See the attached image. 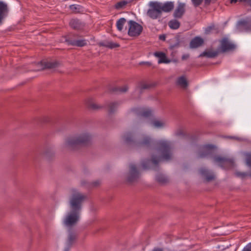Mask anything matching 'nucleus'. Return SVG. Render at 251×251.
Masks as SVG:
<instances>
[{
	"instance_id": "1",
	"label": "nucleus",
	"mask_w": 251,
	"mask_h": 251,
	"mask_svg": "<svg viewBox=\"0 0 251 251\" xmlns=\"http://www.w3.org/2000/svg\"><path fill=\"white\" fill-rule=\"evenodd\" d=\"M124 142L127 144H134L138 147L153 148L156 154H153L151 160L143 161L142 166L144 169H151V165L157 166L162 160L169 161L172 158V146L170 142L167 140H159L154 142L150 137L144 136L142 141L134 142L131 133H126L123 136Z\"/></svg>"
},
{
	"instance_id": "2",
	"label": "nucleus",
	"mask_w": 251,
	"mask_h": 251,
	"mask_svg": "<svg viewBox=\"0 0 251 251\" xmlns=\"http://www.w3.org/2000/svg\"><path fill=\"white\" fill-rule=\"evenodd\" d=\"M92 135L87 131L77 133L74 136L67 138L62 145L66 150H75L78 146H87L91 142Z\"/></svg>"
},
{
	"instance_id": "3",
	"label": "nucleus",
	"mask_w": 251,
	"mask_h": 251,
	"mask_svg": "<svg viewBox=\"0 0 251 251\" xmlns=\"http://www.w3.org/2000/svg\"><path fill=\"white\" fill-rule=\"evenodd\" d=\"M71 193L69 201L70 209L81 212L82 204L87 199L86 195L75 189H71Z\"/></svg>"
},
{
	"instance_id": "4",
	"label": "nucleus",
	"mask_w": 251,
	"mask_h": 251,
	"mask_svg": "<svg viewBox=\"0 0 251 251\" xmlns=\"http://www.w3.org/2000/svg\"><path fill=\"white\" fill-rule=\"evenodd\" d=\"M159 2L151 1L148 4L149 9L147 12V15L152 20L160 18L162 16L161 11L159 6Z\"/></svg>"
},
{
	"instance_id": "5",
	"label": "nucleus",
	"mask_w": 251,
	"mask_h": 251,
	"mask_svg": "<svg viewBox=\"0 0 251 251\" xmlns=\"http://www.w3.org/2000/svg\"><path fill=\"white\" fill-rule=\"evenodd\" d=\"M81 212L70 209L63 219V224L67 227H72L79 220Z\"/></svg>"
},
{
	"instance_id": "6",
	"label": "nucleus",
	"mask_w": 251,
	"mask_h": 251,
	"mask_svg": "<svg viewBox=\"0 0 251 251\" xmlns=\"http://www.w3.org/2000/svg\"><path fill=\"white\" fill-rule=\"evenodd\" d=\"M129 29L128 34L131 37L138 36L143 30V27L135 21L130 20L128 22Z\"/></svg>"
},
{
	"instance_id": "7",
	"label": "nucleus",
	"mask_w": 251,
	"mask_h": 251,
	"mask_svg": "<svg viewBox=\"0 0 251 251\" xmlns=\"http://www.w3.org/2000/svg\"><path fill=\"white\" fill-rule=\"evenodd\" d=\"M140 176V173L136 166L133 164L129 166V172L126 177V180L129 183H133L137 181Z\"/></svg>"
},
{
	"instance_id": "8",
	"label": "nucleus",
	"mask_w": 251,
	"mask_h": 251,
	"mask_svg": "<svg viewBox=\"0 0 251 251\" xmlns=\"http://www.w3.org/2000/svg\"><path fill=\"white\" fill-rule=\"evenodd\" d=\"M214 160L215 162L218 163L221 167L224 169H228L234 166V161L231 158L216 156L214 158Z\"/></svg>"
},
{
	"instance_id": "9",
	"label": "nucleus",
	"mask_w": 251,
	"mask_h": 251,
	"mask_svg": "<svg viewBox=\"0 0 251 251\" xmlns=\"http://www.w3.org/2000/svg\"><path fill=\"white\" fill-rule=\"evenodd\" d=\"M59 63L57 62H40L36 64L37 68L34 70L39 71L45 69H52L57 67Z\"/></svg>"
},
{
	"instance_id": "10",
	"label": "nucleus",
	"mask_w": 251,
	"mask_h": 251,
	"mask_svg": "<svg viewBox=\"0 0 251 251\" xmlns=\"http://www.w3.org/2000/svg\"><path fill=\"white\" fill-rule=\"evenodd\" d=\"M235 48V45L230 42L227 38H224L221 41V49L222 52L232 50Z\"/></svg>"
},
{
	"instance_id": "11",
	"label": "nucleus",
	"mask_w": 251,
	"mask_h": 251,
	"mask_svg": "<svg viewBox=\"0 0 251 251\" xmlns=\"http://www.w3.org/2000/svg\"><path fill=\"white\" fill-rule=\"evenodd\" d=\"M185 6L186 4L185 3L178 2L177 6L175 9L173 16L175 18L180 19L182 18L185 12Z\"/></svg>"
},
{
	"instance_id": "12",
	"label": "nucleus",
	"mask_w": 251,
	"mask_h": 251,
	"mask_svg": "<svg viewBox=\"0 0 251 251\" xmlns=\"http://www.w3.org/2000/svg\"><path fill=\"white\" fill-rule=\"evenodd\" d=\"M9 9L7 4L2 1H0V25L3 19L7 16Z\"/></svg>"
},
{
	"instance_id": "13",
	"label": "nucleus",
	"mask_w": 251,
	"mask_h": 251,
	"mask_svg": "<svg viewBox=\"0 0 251 251\" xmlns=\"http://www.w3.org/2000/svg\"><path fill=\"white\" fill-rule=\"evenodd\" d=\"M213 151L214 146L210 145H206L202 148L199 156L200 157H204L212 154Z\"/></svg>"
},
{
	"instance_id": "14",
	"label": "nucleus",
	"mask_w": 251,
	"mask_h": 251,
	"mask_svg": "<svg viewBox=\"0 0 251 251\" xmlns=\"http://www.w3.org/2000/svg\"><path fill=\"white\" fill-rule=\"evenodd\" d=\"M159 6L161 13H168L173 10L175 4L173 1H167L164 3L159 2Z\"/></svg>"
},
{
	"instance_id": "15",
	"label": "nucleus",
	"mask_w": 251,
	"mask_h": 251,
	"mask_svg": "<svg viewBox=\"0 0 251 251\" xmlns=\"http://www.w3.org/2000/svg\"><path fill=\"white\" fill-rule=\"evenodd\" d=\"M70 26L75 30H81L84 27V24L79 20L73 19L69 23Z\"/></svg>"
},
{
	"instance_id": "16",
	"label": "nucleus",
	"mask_w": 251,
	"mask_h": 251,
	"mask_svg": "<svg viewBox=\"0 0 251 251\" xmlns=\"http://www.w3.org/2000/svg\"><path fill=\"white\" fill-rule=\"evenodd\" d=\"M204 43V41L201 37L197 36L194 38L190 43V47L192 49H195L201 46Z\"/></svg>"
},
{
	"instance_id": "17",
	"label": "nucleus",
	"mask_w": 251,
	"mask_h": 251,
	"mask_svg": "<svg viewBox=\"0 0 251 251\" xmlns=\"http://www.w3.org/2000/svg\"><path fill=\"white\" fill-rule=\"evenodd\" d=\"M133 111L136 113H137L141 116L145 118H149L152 115V111L148 108L143 109H133Z\"/></svg>"
},
{
	"instance_id": "18",
	"label": "nucleus",
	"mask_w": 251,
	"mask_h": 251,
	"mask_svg": "<svg viewBox=\"0 0 251 251\" xmlns=\"http://www.w3.org/2000/svg\"><path fill=\"white\" fill-rule=\"evenodd\" d=\"M155 56L159 58L158 63H169L171 60L168 59L165 53L163 52H155L154 53Z\"/></svg>"
},
{
	"instance_id": "19",
	"label": "nucleus",
	"mask_w": 251,
	"mask_h": 251,
	"mask_svg": "<svg viewBox=\"0 0 251 251\" xmlns=\"http://www.w3.org/2000/svg\"><path fill=\"white\" fill-rule=\"evenodd\" d=\"M200 172L201 174L204 176L208 181L212 180L214 178V175L205 168L201 169Z\"/></svg>"
},
{
	"instance_id": "20",
	"label": "nucleus",
	"mask_w": 251,
	"mask_h": 251,
	"mask_svg": "<svg viewBox=\"0 0 251 251\" xmlns=\"http://www.w3.org/2000/svg\"><path fill=\"white\" fill-rule=\"evenodd\" d=\"M218 54V51L206 50L201 53L199 57L205 56L208 58H214Z\"/></svg>"
},
{
	"instance_id": "21",
	"label": "nucleus",
	"mask_w": 251,
	"mask_h": 251,
	"mask_svg": "<svg viewBox=\"0 0 251 251\" xmlns=\"http://www.w3.org/2000/svg\"><path fill=\"white\" fill-rule=\"evenodd\" d=\"M69 44L76 46L82 47L86 45L87 42L85 40H73L70 41H68Z\"/></svg>"
},
{
	"instance_id": "22",
	"label": "nucleus",
	"mask_w": 251,
	"mask_h": 251,
	"mask_svg": "<svg viewBox=\"0 0 251 251\" xmlns=\"http://www.w3.org/2000/svg\"><path fill=\"white\" fill-rule=\"evenodd\" d=\"M100 45L101 46L105 47L108 48L110 49H114V48L119 47L120 46V45L118 44H117L116 43H114L112 41H105L100 42Z\"/></svg>"
},
{
	"instance_id": "23",
	"label": "nucleus",
	"mask_w": 251,
	"mask_h": 251,
	"mask_svg": "<svg viewBox=\"0 0 251 251\" xmlns=\"http://www.w3.org/2000/svg\"><path fill=\"white\" fill-rule=\"evenodd\" d=\"M87 106L92 110H99L102 108L103 106L94 102L92 100H89L86 102Z\"/></svg>"
},
{
	"instance_id": "24",
	"label": "nucleus",
	"mask_w": 251,
	"mask_h": 251,
	"mask_svg": "<svg viewBox=\"0 0 251 251\" xmlns=\"http://www.w3.org/2000/svg\"><path fill=\"white\" fill-rule=\"evenodd\" d=\"M176 83L180 87L184 89L186 88L188 86V82L184 76L179 77L177 79Z\"/></svg>"
},
{
	"instance_id": "25",
	"label": "nucleus",
	"mask_w": 251,
	"mask_h": 251,
	"mask_svg": "<svg viewBox=\"0 0 251 251\" xmlns=\"http://www.w3.org/2000/svg\"><path fill=\"white\" fill-rule=\"evenodd\" d=\"M151 125L155 128H160L165 126V123L163 121L153 120L151 122Z\"/></svg>"
},
{
	"instance_id": "26",
	"label": "nucleus",
	"mask_w": 251,
	"mask_h": 251,
	"mask_svg": "<svg viewBox=\"0 0 251 251\" xmlns=\"http://www.w3.org/2000/svg\"><path fill=\"white\" fill-rule=\"evenodd\" d=\"M119 105V103L118 102H110L108 104V112L110 114L115 112L116 111Z\"/></svg>"
},
{
	"instance_id": "27",
	"label": "nucleus",
	"mask_w": 251,
	"mask_h": 251,
	"mask_svg": "<svg viewBox=\"0 0 251 251\" xmlns=\"http://www.w3.org/2000/svg\"><path fill=\"white\" fill-rule=\"evenodd\" d=\"M168 25L171 29H176L179 27L180 23L177 20L173 19L169 22Z\"/></svg>"
},
{
	"instance_id": "28",
	"label": "nucleus",
	"mask_w": 251,
	"mask_h": 251,
	"mask_svg": "<svg viewBox=\"0 0 251 251\" xmlns=\"http://www.w3.org/2000/svg\"><path fill=\"white\" fill-rule=\"evenodd\" d=\"M152 86V85L151 84L141 83L139 84V86L136 88V91H138L140 93H141L142 90L149 89Z\"/></svg>"
},
{
	"instance_id": "29",
	"label": "nucleus",
	"mask_w": 251,
	"mask_h": 251,
	"mask_svg": "<svg viewBox=\"0 0 251 251\" xmlns=\"http://www.w3.org/2000/svg\"><path fill=\"white\" fill-rule=\"evenodd\" d=\"M126 22V20L124 18H121L117 21L116 26L119 31H121L123 30L124 25Z\"/></svg>"
},
{
	"instance_id": "30",
	"label": "nucleus",
	"mask_w": 251,
	"mask_h": 251,
	"mask_svg": "<svg viewBox=\"0 0 251 251\" xmlns=\"http://www.w3.org/2000/svg\"><path fill=\"white\" fill-rule=\"evenodd\" d=\"M156 180L161 183H165L167 182V178L163 175L158 174L156 176Z\"/></svg>"
},
{
	"instance_id": "31",
	"label": "nucleus",
	"mask_w": 251,
	"mask_h": 251,
	"mask_svg": "<svg viewBox=\"0 0 251 251\" xmlns=\"http://www.w3.org/2000/svg\"><path fill=\"white\" fill-rule=\"evenodd\" d=\"M75 235L73 233H70L67 240L68 246L71 247L75 240Z\"/></svg>"
},
{
	"instance_id": "32",
	"label": "nucleus",
	"mask_w": 251,
	"mask_h": 251,
	"mask_svg": "<svg viewBox=\"0 0 251 251\" xmlns=\"http://www.w3.org/2000/svg\"><path fill=\"white\" fill-rule=\"evenodd\" d=\"M127 3L128 2L126 0L120 1L115 4V7L117 9H120L126 6Z\"/></svg>"
},
{
	"instance_id": "33",
	"label": "nucleus",
	"mask_w": 251,
	"mask_h": 251,
	"mask_svg": "<svg viewBox=\"0 0 251 251\" xmlns=\"http://www.w3.org/2000/svg\"><path fill=\"white\" fill-rule=\"evenodd\" d=\"M79 6L78 5L73 4L70 6V8L72 11L76 12L79 9Z\"/></svg>"
},
{
	"instance_id": "34",
	"label": "nucleus",
	"mask_w": 251,
	"mask_h": 251,
	"mask_svg": "<svg viewBox=\"0 0 251 251\" xmlns=\"http://www.w3.org/2000/svg\"><path fill=\"white\" fill-rule=\"evenodd\" d=\"M192 2L195 7H198L201 5L203 0H191Z\"/></svg>"
},
{
	"instance_id": "35",
	"label": "nucleus",
	"mask_w": 251,
	"mask_h": 251,
	"mask_svg": "<svg viewBox=\"0 0 251 251\" xmlns=\"http://www.w3.org/2000/svg\"><path fill=\"white\" fill-rule=\"evenodd\" d=\"M246 163L248 166H251V153L247 155Z\"/></svg>"
},
{
	"instance_id": "36",
	"label": "nucleus",
	"mask_w": 251,
	"mask_h": 251,
	"mask_svg": "<svg viewBox=\"0 0 251 251\" xmlns=\"http://www.w3.org/2000/svg\"><path fill=\"white\" fill-rule=\"evenodd\" d=\"M242 251H251V243L248 244Z\"/></svg>"
},
{
	"instance_id": "37",
	"label": "nucleus",
	"mask_w": 251,
	"mask_h": 251,
	"mask_svg": "<svg viewBox=\"0 0 251 251\" xmlns=\"http://www.w3.org/2000/svg\"><path fill=\"white\" fill-rule=\"evenodd\" d=\"M119 90L123 93L126 92L128 90V87L127 86H124L123 87H120L118 88Z\"/></svg>"
},
{
	"instance_id": "38",
	"label": "nucleus",
	"mask_w": 251,
	"mask_h": 251,
	"mask_svg": "<svg viewBox=\"0 0 251 251\" xmlns=\"http://www.w3.org/2000/svg\"><path fill=\"white\" fill-rule=\"evenodd\" d=\"M215 27V26L214 25H210L208 27H207L205 29V32L206 33H209L212 30L214 29Z\"/></svg>"
},
{
	"instance_id": "39",
	"label": "nucleus",
	"mask_w": 251,
	"mask_h": 251,
	"mask_svg": "<svg viewBox=\"0 0 251 251\" xmlns=\"http://www.w3.org/2000/svg\"><path fill=\"white\" fill-rule=\"evenodd\" d=\"M240 25H243V26H246L247 25H250V22L248 21L247 20H242L239 23Z\"/></svg>"
},
{
	"instance_id": "40",
	"label": "nucleus",
	"mask_w": 251,
	"mask_h": 251,
	"mask_svg": "<svg viewBox=\"0 0 251 251\" xmlns=\"http://www.w3.org/2000/svg\"><path fill=\"white\" fill-rule=\"evenodd\" d=\"M176 134L177 135V136H179V135H183V131L181 129H179L178 130H177L176 132Z\"/></svg>"
},
{
	"instance_id": "41",
	"label": "nucleus",
	"mask_w": 251,
	"mask_h": 251,
	"mask_svg": "<svg viewBox=\"0 0 251 251\" xmlns=\"http://www.w3.org/2000/svg\"><path fill=\"white\" fill-rule=\"evenodd\" d=\"M100 183V180H96L95 181H94L92 183V185L93 186H97Z\"/></svg>"
},
{
	"instance_id": "42",
	"label": "nucleus",
	"mask_w": 251,
	"mask_h": 251,
	"mask_svg": "<svg viewBox=\"0 0 251 251\" xmlns=\"http://www.w3.org/2000/svg\"><path fill=\"white\" fill-rule=\"evenodd\" d=\"M189 57V55L188 54H183L182 56V59L183 60H186Z\"/></svg>"
},
{
	"instance_id": "43",
	"label": "nucleus",
	"mask_w": 251,
	"mask_h": 251,
	"mask_svg": "<svg viewBox=\"0 0 251 251\" xmlns=\"http://www.w3.org/2000/svg\"><path fill=\"white\" fill-rule=\"evenodd\" d=\"M152 251H164L162 248H154L153 249Z\"/></svg>"
},
{
	"instance_id": "44",
	"label": "nucleus",
	"mask_w": 251,
	"mask_h": 251,
	"mask_svg": "<svg viewBox=\"0 0 251 251\" xmlns=\"http://www.w3.org/2000/svg\"><path fill=\"white\" fill-rule=\"evenodd\" d=\"M237 175L239 176L244 177V176H246V175L245 173H237Z\"/></svg>"
},
{
	"instance_id": "45",
	"label": "nucleus",
	"mask_w": 251,
	"mask_h": 251,
	"mask_svg": "<svg viewBox=\"0 0 251 251\" xmlns=\"http://www.w3.org/2000/svg\"><path fill=\"white\" fill-rule=\"evenodd\" d=\"M159 38L161 40H164L165 39V36L164 35H160Z\"/></svg>"
},
{
	"instance_id": "46",
	"label": "nucleus",
	"mask_w": 251,
	"mask_h": 251,
	"mask_svg": "<svg viewBox=\"0 0 251 251\" xmlns=\"http://www.w3.org/2000/svg\"><path fill=\"white\" fill-rule=\"evenodd\" d=\"M231 3H236L237 1V0H230Z\"/></svg>"
},
{
	"instance_id": "47",
	"label": "nucleus",
	"mask_w": 251,
	"mask_h": 251,
	"mask_svg": "<svg viewBox=\"0 0 251 251\" xmlns=\"http://www.w3.org/2000/svg\"><path fill=\"white\" fill-rule=\"evenodd\" d=\"M70 247H67V248L65 249V251H69V250H70Z\"/></svg>"
},
{
	"instance_id": "48",
	"label": "nucleus",
	"mask_w": 251,
	"mask_h": 251,
	"mask_svg": "<svg viewBox=\"0 0 251 251\" xmlns=\"http://www.w3.org/2000/svg\"><path fill=\"white\" fill-rule=\"evenodd\" d=\"M232 138L236 139V140H239L240 139L239 138H235V137H231Z\"/></svg>"
},
{
	"instance_id": "49",
	"label": "nucleus",
	"mask_w": 251,
	"mask_h": 251,
	"mask_svg": "<svg viewBox=\"0 0 251 251\" xmlns=\"http://www.w3.org/2000/svg\"><path fill=\"white\" fill-rule=\"evenodd\" d=\"M240 1H246L247 0H239Z\"/></svg>"
},
{
	"instance_id": "50",
	"label": "nucleus",
	"mask_w": 251,
	"mask_h": 251,
	"mask_svg": "<svg viewBox=\"0 0 251 251\" xmlns=\"http://www.w3.org/2000/svg\"><path fill=\"white\" fill-rule=\"evenodd\" d=\"M250 175V176H251V173H250V175Z\"/></svg>"
},
{
	"instance_id": "51",
	"label": "nucleus",
	"mask_w": 251,
	"mask_h": 251,
	"mask_svg": "<svg viewBox=\"0 0 251 251\" xmlns=\"http://www.w3.org/2000/svg\"><path fill=\"white\" fill-rule=\"evenodd\" d=\"M250 5H251V2L250 3Z\"/></svg>"
}]
</instances>
